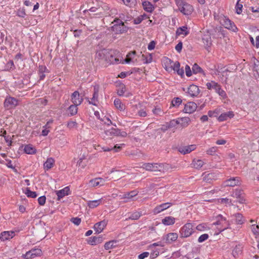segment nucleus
I'll use <instances>...</instances> for the list:
<instances>
[{"mask_svg":"<svg viewBox=\"0 0 259 259\" xmlns=\"http://www.w3.org/2000/svg\"><path fill=\"white\" fill-rule=\"evenodd\" d=\"M142 168L148 171L153 172L163 171L165 169V165L163 163H145L143 164Z\"/></svg>","mask_w":259,"mask_h":259,"instance_id":"obj_1","label":"nucleus"},{"mask_svg":"<svg viewBox=\"0 0 259 259\" xmlns=\"http://www.w3.org/2000/svg\"><path fill=\"white\" fill-rule=\"evenodd\" d=\"M207 88L209 90L213 89L215 92L221 97L225 98L226 97L225 92L221 89V86L218 83L214 81H211L206 83Z\"/></svg>","mask_w":259,"mask_h":259,"instance_id":"obj_2","label":"nucleus"},{"mask_svg":"<svg viewBox=\"0 0 259 259\" xmlns=\"http://www.w3.org/2000/svg\"><path fill=\"white\" fill-rule=\"evenodd\" d=\"M105 133L108 137L119 136L121 137H125L127 134L124 131H121L120 130L115 128H111L108 130L105 131Z\"/></svg>","mask_w":259,"mask_h":259,"instance_id":"obj_3","label":"nucleus"},{"mask_svg":"<svg viewBox=\"0 0 259 259\" xmlns=\"http://www.w3.org/2000/svg\"><path fill=\"white\" fill-rule=\"evenodd\" d=\"M193 225L191 223L186 224L181 229L180 234L181 237H188L190 236L192 232Z\"/></svg>","mask_w":259,"mask_h":259,"instance_id":"obj_4","label":"nucleus"},{"mask_svg":"<svg viewBox=\"0 0 259 259\" xmlns=\"http://www.w3.org/2000/svg\"><path fill=\"white\" fill-rule=\"evenodd\" d=\"M18 105V100L11 97H7L4 102V106L8 109L15 108Z\"/></svg>","mask_w":259,"mask_h":259,"instance_id":"obj_5","label":"nucleus"},{"mask_svg":"<svg viewBox=\"0 0 259 259\" xmlns=\"http://www.w3.org/2000/svg\"><path fill=\"white\" fill-rule=\"evenodd\" d=\"M231 196L237 199V201L240 203H243L245 201L244 193L242 189H236L231 194Z\"/></svg>","mask_w":259,"mask_h":259,"instance_id":"obj_6","label":"nucleus"},{"mask_svg":"<svg viewBox=\"0 0 259 259\" xmlns=\"http://www.w3.org/2000/svg\"><path fill=\"white\" fill-rule=\"evenodd\" d=\"M221 22L222 25L226 28L236 31L237 29V27L234 25L233 23L228 18L224 17L221 19Z\"/></svg>","mask_w":259,"mask_h":259,"instance_id":"obj_7","label":"nucleus"},{"mask_svg":"<svg viewBox=\"0 0 259 259\" xmlns=\"http://www.w3.org/2000/svg\"><path fill=\"white\" fill-rule=\"evenodd\" d=\"M109 55L106 60V62L110 63L111 64H118L121 62V59H119L118 57H115V52L113 50H110Z\"/></svg>","mask_w":259,"mask_h":259,"instance_id":"obj_8","label":"nucleus"},{"mask_svg":"<svg viewBox=\"0 0 259 259\" xmlns=\"http://www.w3.org/2000/svg\"><path fill=\"white\" fill-rule=\"evenodd\" d=\"M112 28L113 30L116 33H122L125 32L127 30L126 27L122 21L118 24H114Z\"/></svg>","mask_w":259,"mask_h":259,"instance_id":"obj_9","label":"nucleus"},{"mask_svg":"<svg viewBox=\"0 0 259 259\" xmlns=\"http://www.w3.org/2000/svg\"><path fill=\"white\" fill-rule=\"evenodd\" d=\"M203 176H204L203 180L204 182L208 183H211L213 180H215L218 179V174L212 172L209 173L205 175V172L203 174Z\"/></svg>","mask_w":259,"mask_h":259,"instance_id":"obj_10","label":"nucleus"},{"mask_svg":"<svg viewBox=\"0 0 259 259\" xmlns=\"http://www.w3.org/2000/svg\"><path fill=\"white\" fill-rule=\"evenodd\" d=\"M197 107V106L195 103L190 102L185 105L184 110L186 113H192L196 110Z\"/></svg>","mask_w":259,"mask_h":259,"instance_id":"obj_11","label":"nucleus"},{"mask_svg":"<svg viewBox=\"0 0 259 259\" xmlns=\"http://www.w3.org/2000/svg\"><path fill=\"white\" fill-rule=\"evenodd\" d=\"M171 205H172V203L169 202L164 203L157 206L153 210V213L154 214H158L160 212L167 209Z\"/></svg>","mask_w":259,"mask_h":259,"instance_id":"obj_12","label":"nucleus"},{"mask_svg":"<svg viewBox=\"0 0 259 259\" xmlns=\"http://www.w3.org/2000/svg\"><path fill=\"white\" fill-rule=\"evenodd\" d=\"M107 224V221L104 220L100 222H98L94 225V228L96 233H100L103 231Z\"/></svg>","mask_w":259,"mask_h":259,"instance_id":"obj_13","label":"nucleus"},{"mask_svg":"<svg viewBox=\"0 0 259 259\" xmlns=\"http://www.w3.org/2000/svg\"><path fill=\"white\" fill-rule=\"evenodd\" d=\"M202 40L205 48L209 47L211 45V38L210 34L207 31L204 33L202 37Z\"/></svg>","mask_w":259,"mask_h":259,"instance_id":"obj_14","label":"nucleus"},{"mask_svg":"<svg viewBox=\"0 0 259 259\" xmlns=\"http://www.w3.org/2000/svg\"><path fill=\"white\" fill-rule=\"evenodd\" d=\"M178 237V235L176 233H170L163 237V240H165L166 243L170 244L177 240Z\"/></svg>","mask_w":259,"mask_h":259,"instance_id":"obj_15","label":"nucleus"},{"mask_svg":"<svg viewBox=\"0 0 259 259\" xmlns=\"http://www.w3.org/2000/svg\"><path fill=\"white\" fill-rule=\"evenodd\" d=\"M110 50L107 49H103L98 51L96 54V56L101 60H104L106 62L108 55H109Z\"/></svg>","mask_w":259,"mask_h":259,"instance_id":"obj_16","label":"nucleus"},{"mask_svg":"<svg viewBox=\"0 0 259 259\" xmlns=\"http://www.w3.org/2000/svg\"><path fill=\"white\" fill-rule=\"evenodd\" d=\"M72 103L75 105H79L82 102V99L80 97L78 92L75 91L71 95Z\"/></svg>","mask_w":259,"mask_h":259,"instance_id":"obj_17","label":"nucleus"},{"mask_svg":"<svg viewBox=\"0 0 259 259\" xmlns=\"http://www.w3.org/2000/svg\"><path fill=\"white\" fill-rule=\"evenodd\" d=\"M15 235L13 231H4L1 234L0 239L2 241H5L12 238Z\"/></svg>","mask_w":259,"mask_h":259,"instance_id":"obj_18","label":"nucleus"},{"mask_svg":"<svg viewBox=\"0 0 259 259\" xmlns=\"http://www.w3.org/2000/svg\"><path fill=\"white\" fill-rule=\"evenodd\" d=\"M195 149V145H191L189 146L180 147L179 148V151L183 154H186L190 153L191 151L194 150Z\"/></svg>","mask_w":259,"mask_h":259,"instance_id":"obj_19","label":"nucleus"},{"mask_svg":"<svg viewBox=\"0 0 259 259\" xmlns=\"http://www.w3.org/2000/svg\"><path fill=\"white\" fill-rule=\"evenodd\" d=\"M188 93L192 97L197 96L199 93L198 87L194 84H191L188 89Z\"/></svg>","mask_w":259,"mask_h":259,"instance_id":"obj_20","label":"nucleus"},{"mask_svg":"<svg viewBox=\"0 0 259 259\" xmlns=\"http://www.w3.org/2000/svg\"><path fill=\"white\" fill-rule=\"evenodd\" d=\"M226 186L234 187L235 186H238L240 184L239 178H232L225 182Z\"/></svg>","mask_w":259,"mask_h":259,"instance_id":"obj_21","label":"nucleus"},{"mask_svg":"<svg viewBox=\"0 0 259 259\" xmlns=\"http://www.w3.org/2000/svg\"><path fill=\"white\" fill-rule=\"evenodd\" d=\"M69 191L70 189L68 187H66L62 190L56 191V193L58 196V199L60 200L65 196L69 195Z\"/></svg>","mask_w":259,"mask_h":259,"instance_id":"obj_22","label":"nucleus"},{"mask_svg":"<svg viewBox=\"0 0 259 259\" xmlns=\"http://www.w3.org/2000/svg\"><path fill=\"white\" fill-rule=\"evenodd\" d=\"M105 180L101 178H98L90 181V184L92 187H96L98 186H102L104 185Z\"/></svg>","mask_w":259,"mask_h":259,"instance_id":"obj_23","label":"nucleus"},{"mask_svg":"<svg viewBox=\"0 0 259 259\" xmlns=\"http://www.w3.org/2000/svg\"><path fill=\"white\" fill-rule=\"evenodd\" d=\"M181 12L185 15H189L193 11V7L188 4H184L180 10Z\"/></svg>","mask_w":259,"mask_h":259,"instance_id":"obj_24","label":"nucleus"},{"mask_svg":"<svg viewBox=\"0 0 259 259\" xmlns=\"http://www.w3.org/2000/svg\"><path fill=\"white\" fill-rule=\"evenodd\" d=\"M234 116V113L232 111H229L226 113H222L218 117L220 121L226 120L228 118H232Z\"/></svg>","mask_w":259,"mask_h":259,"instance_id":"obj_25","label":"nucleus"},{"mask_svg":"<svg viewBox=\"0 0 259 259\" xmlns=\"http://www.w3.org/2000/svg\"><path fill=\"white\" fill-rule=\"evenodd\" d=\"M98 89L94 88V92L93 96L91 99V101H89L90 104H92L94 106H97L98 103Z\"/></svg>","mask_w":259,"mask_h":259,"instance_id":"obj_26","label":"nucleus"},{"mask_svg":"<svg viewBox=\"0 0 259 259\" xmlns=\"http://www.w3.org/2000/svg\"><path fill=\"white\" fill-rule=\"evenodd\" d=\"M189 33V32L188 30V28L185 26L178 28L176 31V34L177 35H184V36H186Z\"/></svg>","mask_w":259,"mask_h":259,"instance_id":"obj_27","label":"nucleus"},{"mask_svg":"<svg viewBox=\"0 0 259 259\" xmlns=\"http://www.w3.org/2000/svg\"><path fill=\"white\" fill-rule=\"evenodd\" d=\"M102 201V198L98 200L89 201L87 202L88 206L90 208H94L99 206Z\"/></svg>","mask_w":259,"mask_h":259,"instance_id":"obj_28","label":"nucleus"},{"mask_svg":"<svg viewBox=\"0 0 259 259\" xmlns=\"http://www.w3.org/2000/svg\"><path fill=\"white\" fill-rule=\"evenodd\" d=\"M102 241V237H93L89 238L88 240V243L92 245H95L97 244L101 243Z\"/></svg>","mask_w":259,"mask_h":259,"instance_id":"obj_29","label":"nucleus"},{"mask_svg":"<svg viewBox=\"0 0 259 259\" xmlns=\"http://www.w3.org/2000/svg\"><path fill=\"white\" fill-rule=\"evenodd\" d=\"M175 223V219L172 217H166L162 220V223L164 225H171Z\"/></svg>","mask_w":259,"mask_h":259,"instance_id":"obj_30","label":"nucleus"},{"mask_svg":"<svg viewBox=\"0 0 259 259\" xmlns=\"http://www.w3.org/2000/svg\"><path fill=\"white\" fill-rule=\"evenodd\" d=\"M55 163V160L53 158H49L44 164V168L49 170L51 168Z\"/></svg>","mask_w":259,"mask_h":259,"instance_id":"obj_31","label":"nucleus"},{"mask_svg":"<svg viewBox=\"0 0 259 259\" xmlns=\"http://www.w3.org/2000/svg\"><path fill=\"white\" fill-rule=\"evenodd\" d=\"M233 217L235 218V222L237 224L242 225L244 223L245 219L242 214L236 213L233 215Z\"/></svg>","mask_w":259,"mask_h":259,"instance_id":"obj_32","label":"nucleus"},{"mask_svg":"<svg viewBox=\"0 0 259 259\" xmlns=\"http://www.w3.org/2000/svg\"><path fill=\"white\" fill-rule=\"evenodd\" d=\"M122 145H124V144H121L120 146L116 144V145L114 146V147L113 148L102 147V149L105 152L110 151L113 150L114 151V152H117L121 150V148H122V147H121Z\"/></svg>","mask_w":259,"mask_h":259,"instance_id":"obj_33","label":"nucleus"},{"mask_svg":"<svg viewBox=\"0 0 259 259\" xmlns=\"http://www.w3.org/2000/svg\"><path fill=\"white\" fill-rule=\"evenodd\" d=\"M180 64L179 62H174V64L172 65H171L170 66L166 67L165 69L166 71L170 72L172 70L174 71H177L178 69H180Z\"/></svg>","mask_w":259,"mask_h":259,"instance_id":"obj_34","label":"nucleus"},{"mask_svg":"<svg viewBox=\"0 0 259 259\" xmlns=\"http://www.w3.org/2000/svg\"><path fill=\"white\" fill-rule=\"evenodd\" d=\"M25 152L28 154H34L36 152V149L31 145H26L24 149Z\"/></svg>","mask_w":259,"mask_h":259,"instance_id":"obj_35","label":"nucleus"},{"mask_svg":"<svg viewBox=\"0 0 259 259\" xmlns=\"http://www.w3.org/2000/svg\"><path fill=\"white\" fill-rule=\"evenodd\" d=\"M143 6L145 11L148 12H152L154 10V7L149 2H144L143 3Z\"/></svg>","mask_w":259,"mask_h":259,"instance_id":"obj_36","label":"nucleus"},{"mask_svg":"<svg viewBox=\"0 0 259 259\" xmlns=\"http://www.w3.org/2000/svg\"><path fill=\"white\" fill-rule=\"evenodd\" d=\"M114 104L116 108L120 111H123L125 109L124 105L121 103L120 100L118 99L114 100Z\"/></svg>","mask_w":259,"mask_h":259,"instance_id":"obj_37","label":"nucleus"},{"mask_svg":"<svg viewBox=\"0 0 259 259\" xmlns=\"http://www.w3.org/2000/svg\"><path fill=\"white\" fill-rule=\"evenodd\" d=\"M192 164L194 168L199 169L204 165V162L200 159L194 160Z\"/></svg>","mask_w":259,"mask_h":259,"instance_id":"obj_38","label":"nucleus"},{"mask_svg":"<svg viewBox=\"0 0 259 259\" xmlns=\"http://www.w3.org/2000/svg\"><path fill=\"white\" fill-rule=\"evenodd\" d=\"M117 241L115 240H112L106 242L104 245L105 249L108 250L113 248L116 246Z\"/></svg>","mask_w":259,"mask_h":259,"instance_id":"obj_39","label":"nucleus"},{"mask_svg":"<svg viewBox=\"0 0 259 259\" xmlns=\"http://www.w3.org/2000/svg\"><path fill=\"white\" fill-rule=\"evenodd\" d=\"M179 119V121H181V123H180L181 125L183 127H187L190 123V119L189 117H182Z\"/></svg>","mask_w":259,"mask_h":259,"instance_id":"obj_40","label":"nucleus"},{"mask_svg":"<svg viewBox=\"0 0 259 259\" xmlns=\"http://www.w3.org/2000/svg\"><path fill=\"white\" fill-rule=\"evenodd\" d=\"M152 112L155 115L161 116L164 114V112L163 110L160 108V107L157 106H156L153 110Z\"/></svg>","mask_w":259,"mask_h":259,"instance_id":"obj_41","label":"nucleus"},{"mask_svg":"<svg viewBox=\"0 0 259 259\" xmlns=\"http://www.w3.org/2000/svg\"><path fill=\"white\" fill-rule=\"evenodd\" d=\"M180 124V121H179V119L177 120H171L169 122H167L166 123L167 124V128H170L176 126L177 125Z\"/></svg>","mask_w":259,"mask_h":259,"instance_id":"obj_42","label":"nucleus"},{"mask_svg":"<svg viewBox=\"0 0 259 259\" xmlns=\"http://www.w3.org/2000/svg\"><path fill=\"white\" fill-rule=\"evenodd\" d=\"M78 105H71L68 108V112L70 115L72 116L76 114L77 112V106Z\"/></svg>","mask_w":259,"mask_h":259,"instance_id":"obj_43","label":"nucleus"},{"mask_svg":"<svg viewBox=\"0 0 259 259\" xmlns=\"http://www.w3.org/2000/svg\"><path fill=\"white\" fill-rule=\"evenodd\" d=\"M123 4L130 7H133L137 4V0H122Z\"/></svg>","mask_w":259,"mask_h":259,"instance_id":"obj_44","label":"nucleus"},{"mask_svg":"<svg viewBox=\"0 0 259 259\" xmlns=\"http://www.w3.org/2000/svg\"><path fill=\"white\" fill-rule=\"evenodd\" d=\"M30 250L33 255V257H35L37 256H41L42 254V251L40 249L35 248L32 249Z\"/></svg>","mask_w":259,"mask_h":259,"instance_id":"obj_45","label":"nucleus"},{"mask_svg":"<svg viewBox=\"0 0 259 259\" xmlns=\"http://www.w3.org/2000/svg\"><path fill=\"white\" fill-rule=\"evenodd\" d=\"M25 194L28 197L35 198L37 196V194L35 192L31 191L29 188H26Z\"/></svg>","mask_w":259,"mask_h":259,"instance_id":"obj_46","label":"nucleus"},{"mask_svg":"<svg viewBox=\"0 0 259 259\" xmlns=\"http://www.w3.org/2000/svg\"><path fill=\"white\" fill-rule=\"evenodd\" d=\"M192 69V71L194 74L200 73L202 71V69H201V68L196 63L193 65Z\"/></svg>","mask_w":259,"mask_h":259,"instance_id":"obj_47","label":"nucleus"},{"mask_svg":"<svg viewBox=\"0 0 259 259\" xmlns=\"http://www.w3.org/2000/svg\"><path fill=\"white\" fill-rule=\"evenodd\" d=\"M141 213L139 212H135L132 213L130 217H129L128 219L137 220L141 217Z\"/></svg>","mask_w":259,"mask_h":259,"instance_id":"obj_48","label":"nucleus"},{"mask_svg":"<svg viewBox=\"0 0 259 259\" xmlns=\"http://www.w3.org/2000/svg\"><path fill=\"white\" fill-rule=\"evenodd\" d=\"M240 1V0H237V4L236 5V7H235L236 13L238 14H240L242 11V9L243 6L242 4H240L239 3V2Z\"/></svg>","mask_w":259,"mask_h":259,"instance_id":"obj_49","label":"nucleus"},{"mask_svg":"<svg viewBox=\"0 0 259 259\" xmlns=\"http://www.w3.org/2000/svg\"><path fill=\"white\" fill-rule=\"evenodd\" d=\"M182 103V100L180 98H176L171 101L173 106H179Z\"/></svg>","mask_w":259,"mask_h":259,"instance_id":"obj_50","label":"nucleus"},{"mask_svg":"<svg viewBox=\"0 0 259 259\" xmlns=\"http://www.w3.org/2000/svg\"><path fill=\"white\" fill-rule=\"evenodd\" d=\"M89 10L91 12H98L99 13H101V8L99 7V5H98L97 7H92L90 8Z\"/></svg>","mask_w":259,"mask_h":259,"instance_id":"obj_51","label":"nucleus"},{"mask_svg":"<svg viewBox=\"0 0 259 259\" xmlns=\"http://www.w3.org/2000/svg\"><path fill=\"white\" fill-rule=\"evenodd\" d=\"M218 218H220V219H219V220L216 222L214 223L213 225H219L222 224L223 222H225L226 221V219L224 218L221 215H219L218 216Z\"/></svg>","mask_w":259,"mask_h":259,"instance_id":"obj_52","label":"nucleus"},{"mask_svg":"<svg viewBox=\"0 0 259 259\" xmlns=\"http://www.w3.org/2000/svg\"><path fill=\"white\" fill-rule=\"evenodd\" d=\"M208 235L207 234H204L201 235L198 239V241L200 243L202 242L208 238Z\"/></svg>","mask_w":259,"mask_h":259,"instance_id":"obj_53","label":"nucleus"},{"mask_svg":"<svg viewBox=\"0 0 259 259\" xmlns=\"http://www.w3.org/2000/svg\"><path fill=\"white\" fill-rule=\"evenodd\" d=\"M121 199H126V200L125 201H124V202H128L130 200H131L133 198V197H132V196H131V194L128 192V193L123 194L121 196Z\"/></svg>","mask_w":259,"mask_h":259,"instance_id":"obj_54","label":"nucleus"},{"mask_svg":"<svg viewBox=\"0 0 259 259\" xmlns=\"http://www.w3.org/2000/svg\"><path fill=\"white\" fill-rule=\"evenodd\" d=\"M164 64H165V68L166 67L170 66L171 65H172L174 63V62L170 59L166 58H165L164 60Z\"/></svg>","mask_w":259,"mask_h":259,"instance_id":"obj_55","label":"nucleus"},{"mask_svg":"<svg viewBox=\"0 0 259 259\" xmlns=\"http://www.w3.org/2000/svg\"><path fill=\"white\" fill-rule=\"evenodd\" d=\"M46 198L45 196H42L38 198V202L39 205H44L45 204Z\"/></svg>","mask_w":259,"mask_h":259,"instance_id":"obj_56","label":"nucleus"},{"mask_svg":"<svg viewBox=\"0 0 259 259\" xmlns=\"http://www.w3.org/2000/svg\"><path fill=\"white\" fill-rule=\"evenodd\" d=\"M70 221L72 223L77 226L79 225L81 222V219L78 218H73Z\"/></svg>","mask_w":259,"mask_h":259,"instance_id":"obj_57","label":"nucleus"},{"mask_svg":"<svg viewBox=\"0 0 259 259\" xmlns=\"http://www.w3.org/2000/svg\"><path fill=\"white\" fill-rule=\"evenodd\" d=\"M206 225L204 224H201L197 226L196 229L200 231H203L206 229Z\"/></svg>","mask_w":259,"mask_h":259,"instance_id":"obj_58","label":"nucleus"},{"mask_svg":"<svg viewBox=\"0 0 259 259\" xmlns=\"http://www.w3.org/2000/svg\"><path fill=\"white\" fill-rule=\"evenodd\" d=\"M221 202L222 203H229L232 206L234 205L232 203V200L227 198H222L221 199Z\"/></svg>","mask_w":259,"mask_h":259,"instance_id":"obj_59","label":"nucleus"},{"mask_svg":"<svg viewBox=\"0 0 259 259\" xmlns=\"http://www.w3.org/2000/svg\"><path fill=\"white\" fill-rule=\"evenodd\" d=\"M135 54H136V52L135 51H133V52H131L129 53L127 55V58L124 60V61L126 63H129L131 61V60H132L131 58L130 57L131 56L134 55Z\"/></svg>","mask_w":259,"mask_h":259,"instance_id":"obj_60","label":"nucleus"},{"mask_svg":"<svg viewBox=\"0 0 259 259\" xmlns=\"http://www.w3.org/2000/svg\"><path fill=\"white\" fill-rule=\"evenodd\" d=\"M185 71H186V74L187 76L189 77L192 75V71H191L190 67L189 65H187L185 66Z\"/></svg>","mask_w":259,"mask_h":259,"instance_id":"obj_61","label":"nucleus"},{"mask_svg":"<svg viewBox=\"0 0 259 259\" xmlns=\"http://www.w3.org/2000/svg\"><path fill=\"white\" fill-rule=\"evenodd\" d=\"M251 230L254 234H257L259 232V227L258 225H253L251 226Z\"/></svg>","mask_w":259,"mask_h":259,"instance_id":"obj_62","label":"nucleus"},{"mask_svg":"<svg viewBox=\"0 0 259 259\" xmlns=\"http://www.w3.org/2000/svg\"><path fill=\"white\" fill-rule=\"evenodd\" d=\"M217 149L215 147H211L207 150L206 153L208 155H212L216 152Z\"/></svg>","mask_w":259,"mask_h":259,"instance_id":"obj_63","label":"nucleus"},{"mask_svg":"<svg viewBox=\"0 0 259 259\" xmlns=\"http://www.w3.org/2000/svg\"><path fill=\"white\" fill-rule=\"evenodd\" d=\"M23 256L26 259L33 258L31 250L27 251L25 254L23 255Z\"/></svg>","mask_w":259,"mask_h":259,"instance_id":"obj_64","label":"nucleus"}]
</instances>
